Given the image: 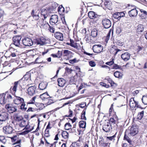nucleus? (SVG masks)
<instances>
[{
    "instance_id": "nucleus-1",
    "label": "nucleus",
    "mask_w": 147,
    "mask_h": 147,
    "mask_svg": "<svg viewBox=\"0 0 147 147\" xmlns=\"http://www.w3.org/2000/svg\"><path fill=\"white\" fill-rule=\"evenodd\" d=\"M3 133L6 136H11L15 131V130L10 125H7L3 127Z\"/></svg>"
},
{
    "instance_id": "nucleus-2",
    "label": "nucleus",
    "mask_w": 147,
    "mask_h": 147,
    "mask_svg": "<svg viewBox=\"0 0 147 147\" xmlns=\"http://www.w3.org/2000/svg\"><path fill=\"white\" fill-rule=\"evenodd\" d=\"M5 108L9 113H12L17 110V107L10 104H6Z\"/></svg>"
},
{
    "instance_id": "nucleus-3",
    "label": "nucleus",
    "mask_w": 147,
    "mask_h": 147,
    "mask_svg": "<svg viewBox=\"0 0 147 147\" xmlns=\"http://www.w3.org/2000/svg\"><path fill=\"white\" fill-rule=\"evenodd\" d=\"M22 42L23 44L26 46H30L33 44L32 40L28 37L23 39Z\"/></svg>"
},
{
    "instance_id": "nucleus-4",
    "label": "nucleus",
    "mask_w": 147,
    "mask_h": 147,
    "mask_svg": "<svg viewBox=\"0 0 147 147\" xmlns=\"http://www.w3.org/2000/svg\"><path fill=\"white\" fill-rule=\"evenodd\" d=\"M21 38V37L20 36H16L13 37V40L15 45L19 47H21L20 45V40Z\"/></svg>"
},
{
    "instance_id": "nucleus-5",
    "label": "nucleus",
    "mask_w": 147,
    "mask_h": 147,
    "mask_svg": "<svg viewBox=\"0 0 147 147\" xmlns=\"http://www.w3.org/2000/svg\"><path fill=\"white\" fill-rule=\"evenodd\" d=\"M36 88L35 86L29 87L27 89L28 93V94L32 96L35 94L36 92Z\"/></svg>"
},
{
    "instance_id": "nucleus-6",
    "label": "nucleus",
    "mask_w": 147,
    "mask_h": 147,
    "mask_svg": "<svg viewBox=\"0 0 147 147\" xmlns=\"http://www.w3.org/2000/svg\"><path fill=\"white\" fill-rule=\"evenodd\" d=\"M92 49L93 51L96 53H98L101 52L102 49V47L100 45H94L92 47Z\"/></svg>"
},
{
    "instance_id": "nucleus-7",
    "label": "nucleus",
    "mask_w": 147,
    "mask_h": 147,
    "mask_svg": "<svg viewBox=\"0 0 147 147\" xmlns=\"http://www.w3.org/2000/svg\"><path fill=\"white\" fill-rule=\"evenodd\" d=\"M9 119V114L5 112H2L0 114V120L3 122Z\"/></svg>"
},
{
    "instance_id": "nucleus-8",
    "label": "nucleus",
    "mask_w": 147,
    "mask_h": 147,
    "mask_svg": "<svg viewBox=\"0 0 147 147\" xmlns=\"http://www.w3.org/2000/svg\"><path fill=\"white\" fill-rule=\"evenodd\" d=\"M102 22L104 27L105 28H108L111 26V22L109 19H105L102 20Z\"/></svg>"
},
{
    "instance_id": "nucleus-9",
    "label": "nucleus",
    "mask_w": 147,
    "mask_h": 147,
    "mask_svg": "<svg viewBox=\"0 0 147 147\" xmlns=\"http://www.w3.org/2000/svg\"><path fill=\"white\" fill-rule=\"evenodd\" d=\"M138 132V130L137 126L135 125H133L130 130V135L131 136H134Z\"/></svg>"
},
{
    "instance_id": "nucleus-10",
    "label": "nucleus",
    "mask_w": 147,
    "mask_h": 147,
    "mask_svg": "<svg viewBox=\"0 0 147 147\" xmlns=\"http://www.w3.org/2000/svg\"><path fill=\"white\" fill-rule=\"evenodd\" d=\"M112 128L111 127V125L109 122H107V123H105L103 126L102 129L106 132H109Z\"/></svg>"
},
{
    "instance_id": "nucleus-11",
    "label": "nucleus",
    "mask_w": 147,
    "mask_h": 147,
    "mask_svg": "<svg viewBox=\"0 0 147 147\" xmlns=\"http://www.w3.org/2000/svg\"><path fill=\"white\" fill-rule=\"evenodd\" d=\"M130 54L128 52H126L123 53L121 55V58L125 61L128 60L130 58Z\"/></svg>"
},
{
    "instance_id": "nucleus-12",
    "label": "nucleus",
    "mask_w": 147,
    "mask_h": 147,
    "mask_svg": "<svg viewBox=\"0 0 147 147\" xmlns=\"http://www.w3.org/2000/svg\"><path fill=\"white\" fill-rule=\"evenodd\" d=\"M128 13L131 17H136L138 14V11L135 8H134L129 11Z\"/></svg>"
},
{
    "instance_id": "nucleus-13",
    "label": "nucleus",
    "mask_w": 147,
    "mask_h": 147,
    "mask_svg": "<svg viewBox=\"0 0 147 147\" xmlns=\"http://www.w3.org/2000/svg\"><path fill=\"white\" fill-rule=\"evenodd\" d=\"M49 96L47 92H45L40 95V98L44 102L48 101Z\"/></svg>"
},
{
    "instance_id": "nucleus-14",
    "label": "nucleus",
    "mask_w": 147,
    "mask_h": 147,
    "mask_svg": "<svg viewBox=\"0 0 147 147\" xmlns=\"http://www.w3.org/2000/svg\"><path fill=\"white\" fill-rule=\"evenodd\" d=\"M129 102L130 107L133 109L135 108L136 106L138 107V102L135 101L133 98L130 99Z\"/></svg>"
},
{
    "instance_id": "nucleus-15",
    "label": "nucleus",
    "mask_w": 147,
    "mask_h": 147,
    "mask_svg": "<svg viewBox=\"0 0 147 147\" xmlns=\"http://www.w3.org/2000/svg\"><path fill=\"white\" fill-rule=\"evenodd\" d=\"M21 80H20L18 81L15 82H14V85L13 87H11L10 90H12L14 94H15L17 90V87L19 84H20V82H21Z\"/></svg>"
},
{
    "instance_id": "nucleus-16",
    "label": "nucleus",
    "mask_w": 147,
    "mask_h": 147,
    "mask_svg": "<svg viewBox=\"0 0 147 147\" xmlns=\"http://www.w3.org/2000/svg\"><path fill=\"white\" fill-rule=\"evenodd\" d=\"M41 26L43 27L44 28L47 29L48 27L49 26L50 29L49 30L50 32L54 33L55 31V28L52 26H50L48 24L46 23L44 25L42 24Z\"/></svg>"
},
{
    "instance_id": "nucleus-17",
    "label": "nucleus",
    "mask_w": 147,
    "mask_h": 147,
    "mask_svg": "<svg viewBox=\"0 0 147 147\" xmlns=\"http://www.w3.org/2000/svg\"><path fill=\"white\" fill-rule=\"evenodd\" d=\"M118 117L116 115H114L113 117L110 119L109 120H108L107 122H109L110 123V122L114 124H116L118 122Z\"/></svg>"
},
{
    "instance_id": "nucleus-18",
    "label": "nucleus",
    "mask_w": 147,
    "mask_h": 147,
    "mask_svg": "<svg viewBox=\"0 0 147 147\" xmlns=\"http://www.w3.org/2000/svg\"><path fill=\"white\" fill-rule=\"evenodd\" d=\"M24 102V99L20 97L16 96V98L14 100L15 104L19 105Z\"/></svg>"
},
{
    "instance_id": "nucleus-19",
    "label": "nucleus",
    "mask_w": 147,
    "mask_h": 147,
    "mask_svg": "<svg viewBox=\"0 0 147 147\" xmlns=\"http://www.w3.org/2000/svg\"><path fill=\"white\" fill-rule=\"evenodd\" d=\"M45 39L43 38H42L37 39V44H40L41 45H43L46 44L47 42Z\"/></svg>"
},
{
    "instance_id": "nucleus-20",
    "label": "nucleus",
    "mask_w": 147,
    "mask_h": 147,
    "mask_svg": "<svg viewBox=\"0 0 147 147\" xmlns=\"http://www.w3.org/2000/svg\"><path fill=\"white\" fill-rule=\"evenodd\" d=\"M47 84L46 82H41L39 85L38 87L40 90H44L46 88Z\"/></svg>"
},
{
    "instance_id": "nucleus-21",
    "label": "nucleus",
    "mask_w": 147,
    "mask_h": 147,
    "mask_svg": "<svg viewBox=\"0 0 147 147\" xmlns=\"http://www.w3.org/2000/svg\"><path fill=\"white\" fill-rule=\"evenodd\" d=\"M58 85L60 87L63 86L65 83V80L62 78H59L57 80Z\"/></svg>"
},
{
    "instance_id": "nucleus-22",
    "label": "nucleus",
    "mask_w": 147,
    "mask_h": 147,
    "mask_svg": "<svg viewBox=\"0 0 147 147\" xmlns=\"http://www.w3.org/2000/svg\"><path fill=\"white\" fill-rule=\"evenodd\" d=\"M63 53L64 55L67 57L68 58H70L73 56V54L72 52L69 50H64Z\"/></svg>"
},
{
    "instance_id": "nucleus-23",
    "label": "nucleus",
    "mask_w": 147,
    "mask_h": 147,
    "mask_svg": "<svg viewBox=\"0 0 147 147\" xmlns=\"http://www.w3.org/2000/svg\"><path fill=\"white\" fill-rule=\"evenodd\" d=\"M56 38L58 40L62 41L63 40V34L59 32H56Z\"/></svg>"
},
{
    "instance_id": "nucleus-24",
    "label": "nucleus",
    "mask_w": 147,
    "mask_h": 147,
    "mask_svg": "<svg viewBox=\"0 0 147 147\" xmlns=\"http://www.w3.org/2000/svg\"><path fill=\"white\" fill-rule=\"evenodd\" d=\"M5 101V103L7 102H11L13 99V97L12 96L9 94H6Z\"/></svg>"
},
{
    "instance_id": "nucleus-25",
    "label": "nucleus",
    "mask_w": 147,
    "mask_h": 147,
    "mask_svg": "<svg viewBox=\"0 0 147 147\" xmlns=\"http://www.w3.org/2000/svg\"><path fill=\"white\" fill-rule=\"evenodd\" d=\"M6 94L3 93L0 95V104H4L5 103V97Z\"/></svg>"
},
{
    "instance_id": "nucleus-26",
    "label": "nucleus",
    "mask_w": 147,
    "mask_h": 147,
    "mask_svg": "<svg viewBox=\"0 0 147 147\" xmlns=\"http://www.w3.org/2000/svg\"><path fill=\"white\" fill-rule=\"evenodd\" d=\"M88 15L89 18L91 19L96 18L98 16L97 14H95L94 12L92 11L89 12Z\"/></svg>"
},
{
    "instance_id": "nucleus-27",
    "label": "nucleus",
    "mask_w": 147,
    "mask_h": 147,
    "mask_svg": "<svg viewBox=\"0 0 147 147\" xmlns=\"http://www.w3.org/2000/svg\"><path fill=\"white\" fill-rule=\"evenodd\" d=\"M104 5L108 9L111 10L112 9L111 6L112 5V3L110 1L106 0L105 2Z\"/></svg>"
},
{
    "instance_id": "nucleus-28",
    "label": "nucleus",
    "mask_w": 147,
    "mask_h": 147,
    "mask_svg": "<svg viewBox=\"0 0 147 147\" xmlns=\"http://www.w3.org/2000/svg\"><path fill=\"white\" fill-rule=\"evenodd\" d=\"M140 12L142 13L141 16V19H145L146 16H147V11L142 9H140Z\"/></svg>"
},
{
    "instance_id": "nucleus-29",
    "label": "nucleus",
    "mask_w": 147,
    "mask_h": 147,
    "mask_svg": "<svg viewBox=\"0 0 147 147\" xmlns=\"http://www.w3.org/2000/svg\"><path fill=\"white\" fill-rule=\"evenodd\" d=\"M58 11L60 15H63L64 13V8L62 5H60L58 8Z\"/></svg>"
},
{
    "instance_id": "nucleus-30",
    "label": "nucleus",
    "mask_w": 147,
    "mask_h": 147,
    "mask_svg": "<svg viewBox=\"0 0 147 147\" xmlns=\"http://www.w3.org/2000/svg\"><path fill=\"white\" fill-rule=\"evenodd\" d=\"M31 15L33 17L34 19L36 20H38L39 18L38 14L37 13H34V11L33 10L32 11Z\"/></svg>"
},
{
    "instance_id": "nucleus-31",
    "label": "nucleus",
    "mask_w": 147,
    "mask_h": 147,
    "mask_svg": "<svg viewBox=\"0 0 147 147\" xmlns=\"http://www.w3.org/2000/svg\"><path fill=\"white\" fill-rule=\"evenodd\" d=\"M54 16V15H52L50 20V23L52 26L53 27L55 25V20L54 19V18L53 17Z\"/></svg>"
},
{
    "instance_id": "nucleus-32",
    "label": "nucleus",
    "mask_w": 147,
    "mask_h": 147,
    "mask_svg": "<svg viewBox=\"0 0 147 147\" xmlns=\"http://www.w3.org/2000/svg\"><path fill=\"white\" fill-rule=\"evenodd\" d=\"M86 123L85 121H81L79 122V125L80 128H85L86 127Z\"/></svg>"
},
{
    "instance_id": "nucleus-33",
    "label": "nucleus",
    "mask_w": 147,
    "mask_h": 147,
    "mask_svg": "<svg viewBox=\"0 0 147 147\" xmlns=\"http://www.w3.org/2000/svg\"><path fill=\"white\" fill-rule=\"evenodd\" d=\"M61 134L63 138L65 139H67L68 138L69 136L68 133L66 131H61Z\"/></svg>"
},
{
    "instance_id": "nucleus-34",
    "label": "nucleus",
    "mask_w": 147,
    "mask_h": 147,
    "mask_svg": "<svg viewBox=\"0 0 147 147\" xmlns=\"http://www.w3.org/2000/svg\"><path fill=\"white\" fill-rule=\"evenodd\" d=\"M14 119L17 121H20L23 119V117L21 116H19L18 114H16L14 116Z\"/></svg>"
},
{
    "instance_id": "nucleus-35",
    "label": "nucleus",
    "mask_w": 147,
    "mask_h": 147,
    "mask_svg": "<svg viewBox=\"0 0 147 147\" xmlns=\"http://www.w3.org/2000/svg\"><path fill=\"white\" fill-rule=\"evenodd\" d=\"M33 128L34 127L33 126L31 128V127L28 124H26L25 127V129L27 130L26 131L27 133L33 130Z\"/></svg>"
},
{
    "instance_id": "nucleus-36",
    "label": "nucleus",
    "mask_w": 147,
    "mask_h": 147,
    "mask_svg": "<svg viewBox=\"0 0 147 147\" xmlns=\"http://www.w3.org/2000/svg\"><path fill=\"white\" fill-rule=\"evenodd\" d=\"M114 76L116 78H121L123 76V74L121 73L118 71H116L114 72Z\"/></svg>"
},
{
    "instance_id": "nucleus-37",
    "label": "nucleus",
    "mask_w": 147,
    "mask_h": 147,
    "mask_svg": "<svg viewBox=\"0 0 147 147\" xmlns=\"http://www.w3.org/2000/svg\"><path fill=\"white\" fill-rule=\"evenodd\" d=\"M144 113V111H142L141 112L138 113L137 116V119L141 120L143 117Z\"/></svg>"
},
{
    "instance_id": "nucleus-38",
    "label": "nucleus",
    "mask_w": 147,
    "mask_h": 147,
    "mask_svg": "<svg viewBox=\"0 0 147 147\" xmlns=\"http://www.w3.org/2000/svg\"><path fill=\"white\" fill-rule=\"evenodd\" d=\"M57 51V53L56 54V57L60 58L62 55V52L61 50H59L58 48L56 49V51Z\"/></svg>"
},
{
    "instance_id": "nucleus-39",
    "label": "nucleus",
    "mask_w": 147,
    "mask_h": 147,
    "mask_svg": "<svg viewBox=\"0 0 147 147\" xmlns=\"http://www.w3.org/2000/svg\"><path fill=\"white\" fill-rule=\"evenodd\" d=\"M98 32L96 29H93L91 32V35L93 37H95L97 35Z\"/></svg>"
},
{
    "instance_id": "nucleus-40",
    "label": "nucleus",
    "mask_w": 147,
    "mask_h": 147,
    "mask_svg": "<svg viewBox=\"0 0 147 147\" xmlns=\"http://www.w3.org/2000/svg\"><path fill=\"white\" fill-rule=\"evenodd\" d=\"M142 100L144 104L147 105V95L143 96Z\"/></svg>"
},
{
    "instance_id": "nucleus-41",
    "label": "nucleus",
    "mask_w": 147,
    "mask_h": 147,
    "mask_svg": "<svg viewBox=\"0 0 147 147\" xmlns=\"http://www.w3.org/2000/svg\"><path fill=\"white\" fill-rule=\"evenodd\" d=\"M70 45L71 47L74 48H77V43L75 42L73 40L70 39Z\"/></svg>"
},
{
    "instance_id": "nucleus-42",
    "label": "nucleus",
    "mask_w": 147,
    "mask_h": 147,
    "mask_svg": "<svg viewBox=\"0 0 147 147\" xmlns=\"http://www.w3.org/2000/svg\"><path fill=\"white\" fill-rule=\"evenodd\" d=\"M113 16L114 18L117 19L119 20L120 18L119 12H117L114 13L113 15Z\"/></svg>"
},
{
    "instance_id": "nucleus-43",
    "label": "nucleus",
    "mask_w": 147,
    "mask_h": 147,
    "mask_svg": "<svg viewBox=\"0 0 147 147\" xmlns=\"http://www.w3.org/2000/svg\"><path fill=\"white\" fill-rule=\"evenodd\" d=\"M6 141V139L3 136H0V143L5 144Z\"/></svg>"
},
{
    "instance_id": "nucleus-44",
    "label": "nucleus",
    "mask_w": 147,
    "mask_h": 147,
    "mask_svg": "<svg viewBox=\"0 0 147 147\" xmlns=\"http://www.w3.org/2000/svg\"><path fill=\"white\" fill-rule=\"evenodd\" d=\"M22 103L20 107V109L23 111H25L27 108V106H26L25 103L24 102Z\"/></svg>"
},
{
    "instance_id": "nucleus-45",
    "label": "nucleus",
    "mask_w": 147,
    "mask_h": 147,
    "mask_svg": "<svg viewBox=\"0 0 147 147\" xmlns=\"http://www.w3.org/2000/svg\"><path fill=\"white\" fill-rule=\"evenodd\" d=\"M71 127V125L69 123H66L65 125V128L66 130H69Z\"/></svg>"
},
{
    "instance_id": "nucleus-46",
    "label": "nucleus",
    "mask_w": 147,
    "mask_h": 147,
    "mask_svg": "<svg viewBox=\"0 0 147 147\" xmlns=\"http://www.w3.org/2000/svg\"><path fill=\"white\" fill-rule=\"evenodd\" d=\"M26 124H27L26 121L25 120H22L20 123L19 125L20 127H25Z\"/></svg>"
},
{
    "instance_id": "nucleus-47",
    "label": "nucleus",
    "mask_w": 147,
    "mask_h": 147,
    "mask_svg": "<svg viewBox=\"0 0 147 147\" xmlns=\"http://www.w3.org/2000/svg\"><path fill=\"white\" fill-rule=\"evenodd\" d=\"M36 98V96L33 97L31 100L29 102H27V104H34L35 102V100Z\"/></svg>"
},
{
    "instance_id": "nucleus-48",
    "label": "nucleus",
    "mask_w": 147,
    "mask_h": 147,
    "mask_svg": "<svg viewBox=\"0 0 147 147\" xmlns=\"http://www.w3.org/2000/svg\"><path fill=\"white\" fill-rule=\"evenodd\" d=\"M49 97L48 101L44 102L47 104L48 105H49L54 102L53 100L49 98Z\"/></svg>"
},
{
    "instance_id": "nucleus-49",
    "label": "nucleus",
    "mask_w": 147,
    "mask_h": 147,
    "mask_svg": "<svg viewBox=\"0 0 147 147\" xmlns=\"http://www.w3.org/2000/svg\"><path fill=\"white\" fill-rule=\"evenodd\" d=\"M116 49L113 47H112L111 49L110 52L111 53L115 55L116 54H115V52H116Z\"/></svg>"
},
{
    "instance_id": "nucleus-50",
    "label": "nucleus",
    "mask_w": 147,
    "mask_h": 147,
    "mask_svg": "<svg viewBox=\"0 0 147 147\" xmlns=\"http://www.w3.org/2000/svg\"><path fill=\"white\" fill-rule=\"evenodd\" d=\"M85 39L86 41L88 42H90L91 40L90 37V36H88V35L86 36L85 37Z\"/></svg>"
},
{
    "instance_id": "nucleus-51",
    "label": "nucleus",
    "mask_w": 147,
    "mask_h": 147,
    "mask_svg": "<svg viewBox=\"0 0 147 147\" xmlns=\"http://www.w3.org/2000/svg\"><path fill=\"white\" fill-rule=\"evenodd\" d=\"M70 147H80V146L76 142L73 143Z\"/></svg>"
},
{
    "instance_id": "nucleus-52",
    "label": "nucleus",
    "mask_w": 147,
    "mask_h": 147,
    "mask_svg": "<svg viewBox=\"0 0 147 147\" xmlns=\"http://www.w3.org/2000/svg\"><path fill=\"white\" fill-rule=\"evenodd\" d=\"M114 63L113 61V59H112V60L109 62H108L105 63V64L109 66H111L113 65Z\"/></svg>"
},
{
    "instance_id": "nucleus-53",
    "label": "nucleus",
    "mask_w": 147,
    "mask_h": 147,
    "mask_svg": "<svg viewBox=\"0 0 147 147\" xmlns=\"http://www.w3.org/2000/svg\"><path fill=\"white\" fill-rule=\"evenodd\" d=\"M89 65L92 67H94L95 66L96 64L93 61H91L89 62Z\"/></svg>"
},
{
    "instance_id": "nucleus-54",
    "label": "nucleus",
    "mask_w": 147,
    "mask_h": 147,
    "mask_svg": "<svg viewBox=\"0 0 147 147\" xmlns=\"http://www.w3.org/2000/svg\"><path fill=\"white\" fill-rule=\"evenodd\" d=\"M37 105L39 106H40V107H39L38 108V109L39 110H41L44 107V105L43 104L38 103L37 104Z\"/></svg>"
},
{
    "instance_id": "nucleus-55",
    "label": "nucleus",
    "mask_w": 147,
    "mask_h": 147,
    "mask_svg": "<svg viewBox=\"0 0 147 147\" xmlns=\"http://www.w3.org/2000/svg\"><path fill=\"white\" fill-rule=\"evenodd\" d=\"M77 61V59L76 58H74L72 60H70L69 61V63L72 64H74V63H76Z\"/></svg>"
},
{
    "instance_id": "nucleus-56",
    "label": "nucleus",
    "mask_w": 147,
    "mask_h": 147,
    "mask_svg": "<svg viewBox=\"0 0 147 147\" xmlns=\"http://www.w3.org/2000/svg\"><path fill=\"white\" fill-rule=\"evenodd\" d=\"M127 134V131H126L125 133V136L124 137V140H127L128 139H129V137L126 135Z\"/></svg>"
},
{
    "instance_id": "nucleus-57",
    "label": "nucleus",
    "mask_w": 147,
    "mask_h": 147,
    "mask_svg": "<svg viewBox=\"0 0 147 147\" xmlns=\"http://www.w3.org/2000/svg\"><path fill=\"white\" fill-rule=\"evenodd\" d=\"M120 66L116 64H114L113 67V68L115 69H119L120 68Z\"/></svg>"
},
{
    "instance_id": "nucleus-58",
    "label": "nucleus",
    "mask_w": 147,
    "mask_h": 147,
    "mask_svg": "<svg viewBox=\"0 0 147 147\" xmlns=\"http://www.w3.org/2000/svg\"><path fill=\"white\" fill-rule=\"evenodd\" d=\"M115 135H113V136L111 137H107V139H109V140H114V138L115 137Z\"/></svg>"
},
{
    "instance_id": "nucleus-59",
    "label": "nucleus",
    "mask_w": 147,
    "mask_h": 147,
    "mask_svg": "<svg viewBox=\"0 0 147 147\" xmlns=\"http://www.w3.org/2000/svg\"><path fill=\"white\" fill-rule=\"evenodd\" d=\"M49 130L46 129H45V136L48 137L49 136Z\"/></svg>"
},
{
    "instance_id": "nucleus-60",
    "label": "nucleus",
    "mask_w": 147,
    "mask_h": 147,
    "mask_svg": "<svg viewBox=\"0 0 147 147\" xmlns=\"http://www.w3.org/2000/svg\"><path fill=\"white\" fill-rule=\"evenodd\" d=\"M139 92V91L138 90H136L132 92V94L134 96L136 95Z\"/></svg>"
},
{
    "instance_id": "nucleus-61",
    "label": "nucleus",
    "mask_w": 147,
    "mask_h": 147,
    "mask_svg": "<svg viewBox=\"0 0 147 147\" xmlns=\"http://www.w3.org/2000/svg\"><path fill=\"white\" fill-rule=\"evenodd\" d=\"M52 127V125H51L50 123L49 122L48 124L47 125L46 128V129H51Z\"/></svg>"
},
{
    "instance_id": "nucleus-62",
    "label": "nucleus",
    "mask_w": 147,
    "mask_h": 147,
    "mask_svg": "<svg viewBox=\"0 0 147 147\" xmlns=\"http://www.w3.org/2000/svg\"><path fill=\"white\" fill-rule=\"evenodd\" d=\"M4 14V11L1 9H0V18H1Z\"/></svg>"
},
{
    "instance_id": "nucleus-63",
    "label": "nucleus",
    "mask_w": 147,
    "mask_h": 147,
    "mask_svg": "<svg viewBox=\"0 0 147 147\" xmlns=\"http://www.w3.org/2000/svg\"><path fill=\"white\" fill-rule=\"evenodd\" d=\"M110 34H111V32H109L108 33V34H107V36H106V40H109V37H110Z\"/></svg>"
},
{
    "instance_id": "nucleus-64",
    "label": "nucleus",
    "mask_w": 147,
    "mask_h": 147,
    "mask_svg": "<svg viewBox=\"0 0 147 147\" xmlns=\"http://www.w3.org/2000/svg\"><path fill=\"white\" fill-rule=\"evenodd\" d=\"M120 18L124 17L125 16V13L123 12L119 13Z\"/></svg>"
}]
</instances>
